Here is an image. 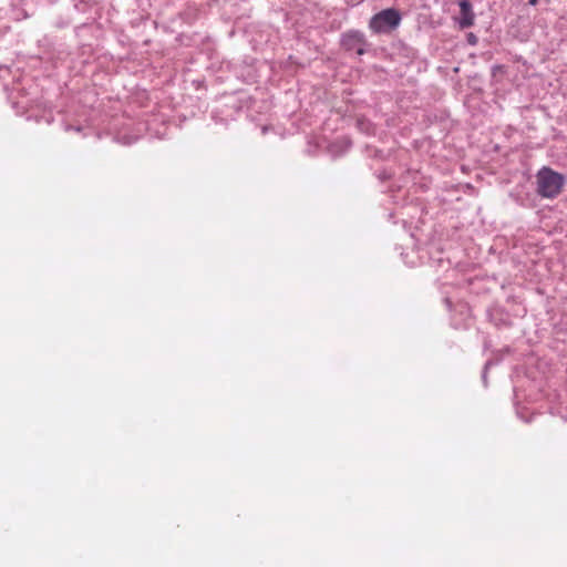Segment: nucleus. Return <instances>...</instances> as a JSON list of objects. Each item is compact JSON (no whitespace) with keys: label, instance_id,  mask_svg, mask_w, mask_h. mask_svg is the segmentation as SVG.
Segmentation results:
<instances>
[{"label":"nucleus","instance_id":"nucleus-1","mask_svg":"<svg viewBox=\"0 0 567 567\" xmlns=\"http://www.w3.org/2000/svg\"><path fill=\"white\" fill-rule=\"evenodd\" d=\"M565 184V176L550 167L544 166L536 174V193L542 198H556Z\"/></svg>","mask_w":567,"mask_h":567},{"label":"nucleus","instance_id":"nucleus-2","mask_svg":"<svg viewBox=\"0 0 567 567\" xmlns=\"http://www.w3.org/2000/svg\"><path fill=\"white\" fill-rule=\"evenodd\" d=\"M402 17L396 9L389 8L375 13L369 22L374 33H389L399 27Z\"/></svg>","mask_w":567,"mask_h":567},{"label":"nucleus","instance_id":"nucleus-3","mask_svg":"<svg viewBox=\"0 0 567 567\" xmlns=\"http://www.w3.org/2000/svg\"><path fill=\"white\" fill-rule=\"evenodd\" d=\"M341 45L347 51H352L358 55L365 53L367 41L364 34L358 30H350L342 34Z\"/></svg>","mask_w":567,"mask_h":567},{"label":"nucleus","instance_id":"nucleus-4","mask_svg":"<svg viewBox=\"0 0 567 567\" xmlns=\"http://www.w3.org/2000/svg\"><path fill=\"white\" fill-rule=\"evenodd\" d=\"M461 16L458 18V24L462 29L470 28L474 23V13L472 6L468 0H462L460 2Z\"/></svg>","mask_w":567,"mask_h":567},{"label":"nucleus","instance_id":"nucleus-5","mask_svg":"<svg viewBox=\"0 0 567 567\" xmlns=\"http://www.w3.org/2000/svg\"><path fill=\"white\" fill-rule=\"evenodd\" d=\"M350 146H351V142L347 137L343 136V137L336 140L331 144L330 152L334 156H338V155H341L342 153H344L347 150H349Z\"/></svg>","mask_w":567,"mask_h":567},{"label":"nucleus","instance_id":"nucleus-6","mask_svg":"<svg viewBox=\"0 0 567 567\" xmlns=\"http://www.w3.org/2000/svg\"><path fill=\"white\" fill-rule=\"evenodd\" d=\"M492 365V361H487L484 365V370H483V374H482V379H483V382L486 384V379H487V370L488 368Z\"/></svg>","mask_w":567,"mask_h":567},{"label":"nucleus","instance_id":"nucleus-7","mask_svg":"<svg viewBox=\"0 0 567 567\" xmlns=\"http://www.w3.org/2000/svg\"><path fill=\"white\" fill-rule=\"evenodd\" d=\"M467 41L470 44L475 45L477 43V38L473 33H470L467 35Z\"/></svg>","mask_w":567,"mask_h":567},{"label":"nucleus","instance_id":"nucleus-8","mask_svg":"<svg viewBox=\"0 0 567 567\" xmlns=\"http://www.w3.org/2000/svg\"><path fill=\"white\" fill-rule=\"evenodd\" d=\"M538 3V0H528L529 6H536Z\"/></svg>","mask_w":567,"mask_h":567},{"label":"nucleus","instance_id":"nucleus-9","mask_svg":"<svg viewBox=\"0 0 567 567\" xmlns=\"http://www.w3.org/2000/svg\"><path fill=\"white\" fill-rule=\"evenodd\" d=\"M132 142H133V141H131V140H127V141L125 140V141H123V143H124V144H131Z\"/></svg>","mask_w":567,"mask_h":567},{"label":"nucleus","instance_id":"nucleus-10","mask_svg":"<svg viewBox=\"0 0 567 567\" xmlns=\"http://www.w3.org/2000/svg\"><path fill=\"white\" fill-rule=\"evenodd\" d=\"M449 308H451V301L449 299L445 300Z\"/></svg>","mask_w":567,"mask_h":567}]
</instances>
